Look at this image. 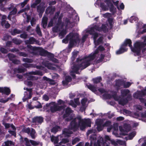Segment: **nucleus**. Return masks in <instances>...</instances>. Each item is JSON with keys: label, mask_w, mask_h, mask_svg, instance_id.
<instances>
[{"label": "nucleus", "mask_w": 146, "mask_h": 146, "mask_svg": "<svg viewBox=\"0 0 146 146\" xmlns=\"http://www.w3.org/2000/svg\"><path fill=\"white\" fill-rule=\"evenodd\" d=\"M106 29V26L104 24L102 25L101 28H99L98 25H95L91 27L90 29H86L83 31V35L81 40L79 38L78 35L77 33H70L67 36L65 39L62 40V42L64 43H67L69 41L68 47L70 48L74 46L79 45L84 42L87 37L89 35H92L94 43L95 46H96L102 42L103 38L101 37L96 41V38L98 36V34L96 31H105Z\"/></svg>", "instance_id": "f257e3e1"}, {"label": "nucleus", "mask_w": 146, "mask_h": 146, "mask_svg": "<svg viewBox=\"0 0 146 146\" xmlns=\"http://www.w3.org/2000/svg\"><path fill=\"white\" fill-rule=\"evenodd\" d=\"M72 111L69 108H67L64 115V118L67 117L66 120L68 121L72 120L69 129H65L63 131V135L65 136H69L75 131L78 127L80 129L83 130L86 126L90 127L91 121L89 119H82L80 116H78L76 118H74L72 115H70Z\"/></svg>", "instance_id": "f03ea898"}, {"label": "nucleus", "mask_w": 146, "mask_h": 146, "mask_svg": "<svg viewBox=\"0 0 146 146\" xmlns=\"http://www.w3.org/2000/svg\"><path fill=\"white\" fill-rule=\"evenodd\" d=\"M104 50V47L100 46L95 51L88 56H85L83 58H78L75 63L72 64L70 70V75L74 78L75 73L79 74L80 70L86 68L91 64L92 61L96 58L99 50L102 51Z\"/></svg>", "instance_id": "7ed1b4c3"}, {"label": "nucleus", "mask_w": 146, "mask_h": 146, "mask_svg": "<svg viewBox=\"0 0 146 146\" xmlns=\"http://www.w3.org/2000/svg\"><path fill=\"white\" fill-rule=\"evenodd\" d=\"M143 39L144 40V43L137 41L135 44L134 47L133 48H131V40L129 39H126L119 49L116 51V54H120L126 51L127 49L126 46L128 45L131 48V50L137 55L139 54L141 48H144L142 50V52L144 53L146 50V36L144 37Z\"/></svg>", "instance_id": "20e7f679"}, {"label": "nucleus", "mask_w": 146, "mask_h": 146, "mask_svg": "<svg viewBox=\"0 0 146 146\" xmlns=\"http://www.w3.org/2000/svg\"><path fill=\"white\" fill-rule=\"evenodd\" d=\"M105 1L108 5V7L110 8V11L114 14L116 12V9L113 5L112 2H113L114 5L117 6V8L119 9H124V5L123 3H121L119 5H118L119 2L118 1L116 0H105Z\"/></svg>", "instance_id": "39448f33"}, {"label": "nucleus", "mask_w": 146, "mask_h": 146, "mask_svg": "<svg viewBox=\"0 0 146 146\" xmlns=\"http://www.w3.org/2000/svg\"><path fill=\"white\" fill-rule=\"evenodd\" d=\"M1 11H7V9H9V11L12 10L10 13V14L8 17V19L12 21L13 23H15L16 22V20L14 17H13L12 19L11 18L12 17L11 15L15 14L17 12V9L16 7H14L13 4H11L10 7L6 9L3 8L2 6V7H1Z\"/></svg>", "instance_id": "423d86ee"}, {"label": "nucleus", "mask_w": 146, "mask_h": 146, "mask_svg": "<svg viewBox=\"0 0 146 146\" xmlns=\"http://www.w3.org/2000/svg\"><path fill=\"white\" fill-rule=\"evenodd\" d=\"M63 107H60L54 102H52L49 104H47L44 106V108L45 110L50 108L52 112H54L56 111L60 110L63 109Z\"/></svg>", "instance_id": "0eeeda50"}, {"label": "nucleus", "mask_w": 146, "mask_h": 146, "mask_svg": "<svg viewBox=\"0 0 146 146\" xmlns=\"http://www.w3.org/2000/svg\"><path fill=\"white\" fill-rule=\"evenodd\" d=\"M104 96L107 99H110L113 97L115 100L118 101L119 104L122 105H124L127 102V99H124V98L123 97H119L117 96L115 94L111 96L109 94L105 93L104 94Z\"/></svg>", "instance_id": "6e6552de"}, {"label": "nucleus", "mask_w": 146, "mask_h": 146, "mask_svg": "<svg viewBox=\"0 0 146 146\" xmlns=\"http://www.w3.org/2000/svg\"><path fill=\"white\" fill-rule=\"evenodd\" d=\"M72 17L66 19L65 21L66 28L72 27L74 25V23L79 20L78 17L76 15H72Z\"/></svg>", "instance_id": "1a4fd4ad"}, {"label": "nucleus", "mask_w": 146, "mask_h": 146, "mask_svg": "<svg viewBox=\"0 0 146 146\" xmlns=\"http://www.w3.org/2000/svg\"><path fill=\"white\" fill-rule=\"evenodd\" d=\"M146 94V87L145 89L141 91H137L133 95V97L136 98H139L141 102H144L146 106V100L140 98Z\"/></svg>", "instance_id": "9d476101"}, {"label": "nucleus", "mask_w": 146, "mask_h": 146, "mask_svg": "<svg viewBox=\"0 0 146 146\" xmlns=\"http://www.w3.org/2000/svg\"><path fill=\"white\" fill-rule=\"evenodd\" d=\"M103 120L101 119H97L96 121V124L97 125V128L98 131L102 130L104 126H107L110 125L111 122L109 121H107L106 123L103 125Z\"/></svg>", "instance_id": "9b49d317"}, {"label": "nucleus", "mask_w": 146, "mask_h": 146, "mask_svg": "<svg viewBox=\"0 0 146 146\" xmlns=\"http://www.w3.org/2000/svg\"><path fill=\"white\" fill-rule=\"evenodd\" d=\"M131 84L129 82L124 83L123 80H117L116 81V83L115 87L118 90L119 89V87L123 85L125 88H128L131 85Z\"/></svg>", "instance_id": "f8f14e48"}, {"label": "nucleus", "mask_w": 146, "mask_h": 146, "mask_svg": "<svg viewBox=\"0 0 146 146\" xmlns=\"http://www.w3.org/2000/svg\"><path fill=\"white\" fill-rule=\"evenodd\" d=\"M130 129V127L129 125L125 124L123 127L119 126V130L120 131V134L122 135H126Z\"/></svg>", "instance_id": "ddd939ff"}, {"label": "nucleus", "mask_w": 146, "mask_h": 146, "mask_svg": "<svg viewBox=\"0 0 146 146\" xmlns=\"http://www.w3.org/2000/svg\"><path fill=\"white\" fill-rule=\"evenodd\" d=\"M24 90H26L27 91L24 92V96L23 98V101L25 102L27 100L30 99L31 98L32 92L31 89H29L24 88Z\"/></svg>", "instance_id": "4468645a"}, {"label": "nucleus", "mask_w": 146, "mask_h": 146, "mask_svg": "<svg viewBox=\"0 0 146 146\" xmlns=\"http://www.w3.org/2000/svg\"><path fill=\"white\" fill-rule=\"evenodd\" d=\"M90 139L91 140V145H92V144H94V146H101V144L103 142V140L102 138H100V141L99 140H98L97 144H96L95 143L96 141V136L94 135H93V137L91 136L90 137Z\"/></svg>", "instance_id": "2eb2a0df"}, {"label": "nucleus", "mask_w": 146, "mask_h": 146, "mask_svg": "<svg viewBox=\"0 0 146 146\" xmlns=\"http://www.w3.org/2000/svg\"><path fill=\"white\" fill-rule=\"evenodd\" d=\"M137 30L139 33H143L146 32V25L142 22H139L137 25Z\"/></svg>", "instance_id": "dca6fc26"}, {"label": "nucleus", "mask_w": 146, "mask_h": 146, "mask_svg": "<svg viewBox=\"0 0 146 146\" xmlns=\"http://www.w3.org/2000/svg\"><path fill=\"white\" fill-rule=\"evenodd\" d=\"M29 7L27 6L25 9H22L18 12V13L20 14L23 12H25L23 14V16L25 18H26L27 19V22L28 23L29 22V20L30 19V17L28 15L26 12L27 11L29 10Z\"/></svg>", "instance_id": "f3484780"}, {"label": "nucleus", "mask_w": 146, "mask_h": 146, "mask_svg": "<svg viewBox=\"0 0 146 146\" xmlns=\"http://www.w3.org/2000/svg\"><path fill=\"white\" fill-rule=\"evenodd\" d=\"M58 21V23L53 29V31L54 32H57L60 31L63 26V24L60 22L61 21V18L60 17L59 18Z\"/></svg>", "instance_id": "a211bd4d"}, {"label": "nucleus", "mask_w": 146, "mask_h": 146, "mask_svg": "<svg viewBox=\"0 0 146 146\" xmlns=\"http://www.w3.org/2000/svg\"><path fill=\"white\" fill-rule=\"evenodd\" d=\"M4 125L6 128H7L10 127H11L12 128L13 131H12L11 130H9V133L15 137L16 136V133L15 132V130L16 129L15 126L12 124L10 125L9 124L7 123H4Z\"/></svg>", "instance_id": "6ab92c4d"}, {"label": "nucleus", "mask_w": 146, "mask_h": 146, "mask_svg": "<svg viewBox=\"0 0 146 146\" xmlns=\"http://www.w3.org/2000/svg\"><path fill=\"white\" fill-rule=\"evenodd\" d=\"M24 141L25 142L26 145L27 146H31L30 143L34 146L37 145L39 144V142L32 140H29L27 138H25Z\"/></svg>", "instance_id": "aec40b11"}, {"label": "nucleus", "mask_w": 146, "mask_h": 146, "mask_svg": "<svg viewBox=\"0 0 146 146\" xmlns=\"http://www.w3.org/2000/svg\"><path fill=\"white\" fill-rule=\"evenodd\" d=\"M81 103L82 106L80 108V110L82 112L85 110L87 106L88 102L86 98H83L81 101Z\"/></svg>", "instance_id": "412c9836"}, {"label": "nucleus", "mask_w": 146, "mask_h": 146, "mask_svg": "<svg viewBox=\"0 0 146 146\" xmlns=\"http://www.w3.org/2000/svg\"><path fill=\"white\" fill-rule=\"evenodd\" d=\"M29 74L30 75V77L29 79L32 80L37 79V78H34V76L33 75H37L40 76H42L43 75V73L40 71H35L31 72H29Z\"/></svg>", "instance_id": "4be33fe9"}, {"label": "nucleus", "mask_w": 146, "mask_h": 146, "mask_svg": "<svg viewBox=\"0 0 146 146\" xmlns=\"http://www.w3.org/2000/svg\"><path fill=\"white\" fill-rule=\"evenodd\" d=\"M44 4V3H41L40 4V5L38 6L37 7V11L39 13V17H41L42 15V13H43L45 8L46 7L45 6H42Z\"/></svg>", "instance_id": "5701e85b"}, {"label": "nucleus", "mask_w": 146, "mask_h": 146, "mask_svg": "<svg viewBox=\"0 0 146 146\" xmlns=\"http://www.w3.org/2000/svg\"><path fill=\"white\" fill-rule=\"evenodd\" d=\"M10 90L8 88H0V92L2 93V94L8 95L10 94Z\"/></svg>", "instance_id": "b1692460"}, {"label": "nucleus", "mask_w": 146, "mask_h": 146, "mask_svg": "<svg viewBox=\"0 0 146 146\" xmlns=\"http://www.w3.org/2000/svg\"><path fill=\"white\" fill-rule=\"evenodd\" d=\"M9 59L11 60L15 64H18L20 61L15 59V56L13 54H9L8 55Z\"/></svg>", "instance_id": "393cba45"}, {"label": "nucleus", "mask_w": 146, "mask_h": 146, "mask_svg": "<svg viewBox=\"0 0 146 146\" xmlns=\"http://www.w3.org/2000/svg\"><path fill=\"white\" fill-rule=\"evenodd\" d=\"M43 121V119L41 117H36L33 119V121L36 124L41 123Z\"/></svg>", "instance_id": "a878e982"}, {"label": "nucleus", "mask_w": 146, "mask_h": 146, "mask_svg": "<svg viewBox=\"0 0 146 146\" xmlns=\"http://www.w3.org/2000/svg\"><path fill=\"white\" fill-rule=\"evenodd\" d=\"M110 141L111 144L115 146L117 145L118 144L121 145H124L125 144L124 142L119 140H117L116 141L113 139H112L110 140Z\"/></svg>", "instance_id": "bb28decb"}, {"label": "nucleus", "mask_w": 146, "mask_h": 146, "mask_svg": "<svg viewBox=\"0 0 146 146\" xmlns=\"http://www.w3.org/2000/svg\"><path fill=\"white\" fill-rule=\"evenodd\" d=\"M79 103V98H77L74 99V102L72 100L70 101V102L69 103V104L72 106L73 107L75 108L76 107L77 105H78Z\"/></svg>", "instance_id": "cd10ccee"}, {"label": "nucleus", "mask_w": 146, "mask_h": 146, "mask_svg": "<svg viewBox=\"0 0 146 146\" xmlns=\"http://www.w3.org/2000/svg\"><path fill=\"white\" fill-rule=\"evenodd\" d=\"M72 80L71 78L69 76H66L65 77V80L62 81L64 85H67L68 83L70 82Z\"/></svg>", "instance_id": "c85d7f7f"}, {"label": "nucleus", "mask_w": 146, "mask_h": 146, "mask_svg": "<svg viewBox=\"0 0 146 146\" xmlns=\"http://www.w3.org/2000/svg\"><path fill=\"white\" fill-rule=\"evenodd\" d=\"M60 13V12H58L55 14V15L54 18L53 19H52L50 21L48 25V27H52V25L53 24V20H55V19H56V18L58 17V16Z\"/></svg>", "instance_id": "c756f323"}, {"label": "nucleus", "mask_w": 146, "mask_h": 146, "mask_svg": "<svg viewBox=\"0 0 146 146\" xmlns=\"http://www.w3.org/2000/svg\"><path fill=\"white\" fill-rule=\"evenodd\" d=\"M14 143L10 141H8L4 142L2 146H14Z\"/></svg>", "instance_id": "7c9ffc66"}, {"label": "nucleus", "mask_w": 146, "mask_h": 146, "mask_svg": "<svg viewBox=\"0 0 146 146\" xmlns=\"http://www.w3.org/2000/svg\"><path fill=\"white\" fill-rule=\"evenodd\" d=\"M48 18L46 17H44L42 19V25L44 28H45L47 25Z\"/></svg>", "instance_id": "2f4dec72"}, {"label": "nucleus", "mask_w": 146, "mask_h": 146, "mask_svg": "<svg viewBox=\"0 0 146 146\" xmlns=\"http://www.w3.org/2000/svg\"><path fill=\"white\" fill-rule=\"evenodd\" d=\"M26 44H33L36 42L35 39L33 37L30 38L29 40L25 41Z\"/></svg>", "instance_id": "473e14b6"}, {"label": "nucleus", "mask_w": 146, "mask_h": 146, "mask_svg": "<svg viewBox=\"0 0 146 146\" xmlns=\"http://www.w3.org/2000/svg\"><path fill=\"white\" fill-rule=\"evenodd\" d=\"M55 10V9L54 7H49L46 9V12L47 13H52Z\"/></svg>", "instance_id": "72a5a7b5"}, {"label": "nucleus", "mask_w": 146, "mask_h": 146, "mask_svg": "<svg viewBox=\"0 0 146 146\" xmlns=\"http://www.w3.org/2000/svg\"><path fill=\"white\" fill-rule=\"evenodd\" d=\"M87 86L88 88H89L93 92H95L97 91V88L92 84H88L87 85Z\"/></svg>", "instance_id": "f704fd0d"}, {"label": "nucleus", "mask_w": 146, "mask_h": 146, "mask_svg": "<svg viewBox=\"0 0 146 146\" xmlns=\"http://www.w3.org/2000/svg\"><path fill=\"white\" fill-rule=\"evenodd\" d=\"M121 93L122 96H123L127 95H129V91L127 89H124L121 90Z\"/></svg>", "instance_id": "c9c22d12"}, {"label": "nucleus", "mask_w": 146, "mask_h": 146, "mask_svg": "<svg viewBox=\"0 0 146 146\" xmlns=\"http://www.w3.org/2000/svg\"><path fill=\"white\" fill-rule=\"evenodd\" d=\"M1 24L3 27H5L6 28H9L10 26V24L5 20L2 21Z\"/></svg>", "instance_id": "e433bc0d"}, {"label": "nucleus", "mask_w": 146, "mask_h": 146, "mask_svg": "<svg viewBox=\"0 0 146 146\" xmlns=\"http://www.w3.org/2000/svg\"><path fill=\"white\" fill-rule=\"evenodd\" d=\"M51 140L54 143H56L58 142V137L52 136L51 137Z\"/></svg>", "instance_id": "4c0bfd02"}, {"label": "nucleus", "mask_w": 146, "mask_h": 146, "mask_svg": "<svg viewBox=\"0 0 146 146\" xmlns=\"http://www.w3.org/2000/svg\"><path fill=\"white\" fill-rule=\"evenodd\" d=\"M138 19V18L135 16H132L129 19V21L131 23H133L134 21H137Z\"/></svg>", "instance_id": "58836bf2"}, {"label": "nucleus", "mask_w": 146, "mask_h": 146, "mask_svg": "<svg viewBox=\"0 0 146 146\" xmlns=\"http://www.w3.org/2000/svg\"><path fill=\"white\" fill-rule=\"evenodd\" d=\"M25 69L22 67L19 68H15V72L21 73L25 71Z\"/></svg>", "instance_id": "ea45409f"}, {"label": "nucleus", "mask_w": 146, "mask_h": 146, "mask_svg": "<svg viewBox=\"0 0 146 146\" xmlns=\"http://www.w3.org/2000/svg\"><path fill=\"white\" fill-rule=\"evenodd\" d=\"M45 66L47 67L48 69L52 70H54L55 69V68L50 63L47 62L46 64L45 65Z\"/></svg>", "instance_id": "a19ab883"}, {"label": "nucleus", "mask_w": 146, "mask_h": 146, "mask_svg": "<svg viewBox=\"0 0 146 146\" xmlns=\"http://www.w3.org/2000/svg\"><path fill=\"white\" fill-rule=\"evenodd\" d=\"M100 7L102 8V10H101L100 11L101 12L102 11H106L108 9V7L104 6V4L103 3H101L100 4Z\"/></svg>", "instance_id": "79ce46f5"}, {"label": "nucleus", "mask_w": 146, "mask_h": 146, "mask_svg": "<svg viewBox=\"0 0 146 146\" xmlns=\"http://www.w3.org/2000/svg\"><path fill=\"white\" fill-rule=\"evenodd\" d=\"M92 80L94 84H97L100 82L102 80V78L100 77H98L93 79Z\"/></svg>", "instance_id": "37998d69"}, {"label": "nucleus", "mask_w": 146, "mask_h": 146, "mask_svg": "<svg viewBox=\"0 0 146 146\" xmlns=\"http://www.w3.org/2000/svg\"><path fill=\"white\" fill-rule=\"evenodd\" d=\"M21 31L17 29H14L11 32V34L13 35H15L17 34L20 33Z\"/></svg>", "instance_id": "c03bdc74"}, {"label": "nucleus", "mask_w": 146, "mask_h": 146, "mask_svg": "<svg viewBox=\"0 0 146 146\" xmlns=\"http://www.w3.org/2000/svg\"><path fill=\"white\" fill-rule=\"evenodd\" d=\"M30 133L31 136L32 138L35 139V131L34 129H31V131L30 132Z\"/></svg>", "instance_id": "a18cd8bd"}, {"label": "nucleus", "mask_w": 146, "mask_h": 146, "mask_svg": "<svg viewBox=\"0 0 146 146\" xmlns=\"http://www.w3.org/2000/svg\"><path fill=\"white\" fill-rule=\"evenodd\" d=\"M43 79L44 80H45L48 81L49 82L50 84H54V82L53 80L50 79L49 78H47L46 77H43Z\"/></svg>", "instance_id": "49530a36"}, {"label": "nucleus", "mask_w": 146, "mask_h": 146, "mask_svg": "<svg viewBox=\"0 0 146 146\" xmlns=\"http://www.w3.org/2000/svg\"><path fill=\"white\" fill-rule=\"evenodd\" d=\"M60 129V127L57 126H55L53 127L51 130V131L53 133H55L57 131L58 129Z\"/></svg>", "instance_id": "de8ad7c7"}, {"label": "nucleus", "mask_w": 146, "mask_h": 146, "mask_svg": "<svg viewBox=\"0 0 146 146\" xmlns=\"http://www.w3.org/2000/svg\"><path fill=\"white\" fill-rule=\"evenodd\" d=\"M15 96L13 94H11L10 97L8 98L6 100H1L0 102H1L5 103L7 102L9 100L13 98Z\"/></svg>", "instance_id": "09e8293b"}, {"label": "nucleus", "mask_w": 146, "mask_h": 146, "mask_svg": "<svg viewBox=\"0 0 146 146\" xmlns=\"http://www.w3.org/2000/svg\"><path fill=\"white\" fill-rule=\"evenodd\" d=\"M67 33V32L66 30H64L62 31L59 34V36L60 38H62L63 36L65 35Z\"/></svg>", "instance_id": "8fccbe9b"}, {"label": "nucleus", "mask_w": 146, "mask_h": 146, "mask_svg": "<svg viewBox=\"0 0 146 146\" xmlns=\"http://www.w3.org/2000/svg\"><path fill=\"white\" fill-rule=\"evenodd\" d=\"M96 130L94 129H90L88 130L87 133V135H88L90 134H94L96 132Z\"/></svg>", "instance_id": "3c124183"}, {"label": "nucleus", "mask_w": 146, "mask_h": 146, "mask_svg": "<svg viewBox=\"0 0 146 146\" xmlns=\"http://www.w3.org/2000/svg\"><path fill=\"white\" fill-rule=\"evenodd\" d=\"M136 132H133L131 133L129 135V139H132L133 137L135 135Z\"/></svg>", "instance_id": "603ef678"}, {"label": "nucleus", "mask_w": 146, "mask_h": 146, "mask_svg": "<svg viewBox=\"0 0 146 146\" xmlns=\"http://www.w3.org/2000/svg\"><path fill=\"white\" fill-rule=\"evenodd\" d=\"M27 47L31 50H33L35 51L38 49V48L35 47H33L30 45H29L27 46Z\"/></svg>", "instance_id": "864d4df0"}, {"label": "nucleus", "mask_w": 146, "mask_h": 146, "mask_svg": "<svg viewBox=\"0 0 146 146\" xmlns=\"http://www.w3.org/2000/svg\"><path fill=\"white\" fill-rule=\"evenodd\" d=\"M103 17L104 18H108V19L111 16V14L109 13H106L102 15Z\"/></svg>", "instance_id": "5fc2aeb1"}, {"label": "nucleus", "mask_w": 146, "mask_h": 146, "mask_svg": "<svg viewBox=\"0 0 146 146\" xmlns=\"http://www.w3.org/2000/svg\"><path fill=\"white\" fill-rule=\"evenodd\" d=\"M14 43L16 44H20L21 43V41L16 38H14L13 39Z\"/></svg>", "instance_id": "6e6d98bb"}, {"label": "nucleus", "mask_w": 146, "mask_h": 146, "mask_svg": "<svg viewBox=\"0 0 146 146\" xmlns=\"http://www.w3.org/2000/svg\"><path fill=\"white\" fill-rule=\"evenodd\" d=\"M36 31L37 33L40 35L41 34V31H40V27L38 25H37L36 27Z\"/></svg>", "instance_id": "4d7b16f0"}, {"label": "nucleus", "mask_w": 146, "mask_h": 146, "mask_svg": "<svg viewBox=\"0 0 146 146\" xmlns=\"http://www.w3.org/2000/svg\"><path fill=\"white\" fill-rule=\"evenodd\" d=\"M123 113L126 115H129L131 113V112L125 109L123 110Z\"/></svg>", "instance_id": "13d9d810"}, {"label": "nucleus", "mask_w": 146, "mask_h": 146, "mask_svg": "<svg viewBox=\"0 0 146 146\" xmlns=\"http://www.w3.org/2000/svg\"><path fill=\"white\" fill-rule=\"evenodd\" d=\"M23 60L24 62L27 63H31L33 62V60L32 59L27 58H23Z\"/></svg>", "instance_id": "bf43d9fd"}, {"label": "nucleus", "mask_w": 146, "mask_h": 146, "mask_svg": "<svg viewBox=\"0 0 146 146\" xmlns=\"http://www.w3.org/2000/svg\"><path fill=\"white\" fill-rule=\"evenodd\" d=\"M80 140V139L79 138L76 137L72 141V144L73 145H74L77 142L79 141Z\"/></svg>", "instance_id": "052dcab7"}, {"label": "nucleus", "mask_w": 146, "mask_h": 146, "mask_svg": "<svg viewBox=\"0 0 146 146\" xmlns=\"http://www.w3.org/2000/svg\"><path fill=\"white\" fill-rule=\"evenodd\" d=\"M29 1V0H25L23 2L21 3V4L22 7H23Z\"/></svg>", "instance_id": "680f3d73"}, {"label": "nucleus", "mask_w": 146, "mask_h": 146, "mask_svg": "<svg viewBox=\"0 0 146 146\" xmlns=\"http://www.w3.org/2000/svg\"><path fill=\"white\" fill-rule=\"evenodd\" d=\"M108 21L110 26H111L113 23V19L112 18H109Z\"/></svg>", "instance_id": "e2e57ef3"}, {"label": "nucleus", "mask_w": 146, "mask_h": 146, "mask_svg": "<svg viewBox=\"0 0 146 146\" xmlns=\"http://www.w3.org/2000/svg\"><path fill=\"white\" fill-rule=\"evenodd\" d=\"M24 131L28 134L30 133L31 132V130L29 128H27L24 129Z\"/></svg>", "instance_id": "0e129e2a"}, {"label": "nucleus", "mask_w": 146, "mask_h": 146, "mask_svg": "<svg viewBox=\"0 0 146 146\" xmlns=\"http://www.w3.org/2000/svg\"><path fill=\"white\" fill-rule=\"evenodd\" d=\"M36 20L34 18H32L31 21V23L32 26H33L36 23Z\"/></svg>", "instance_id": "69168bd1"}, {"label": "nucleus", "mask_w": 146, "mask_h": 146, "mask_svg": "<svg viewBox=\"0 0 146 146\" xmlns=\"http://www.w3.org/2000/svg\"><path fill=\"white\" fill-rule=\"evenodd\" d=\"M1 51L3 53H7L8 50L4 48H1Z\"/></svg>", "instance_id": "338daca9"}, {"label": "nucleus", "mask_w": 146, "mask_h": 146, "mask_svg": "<svg viewBox=\"0 0 146 146\" xmlns=\"http://www.w3.org/2000/svg\"><path fill=\"white\" fill-rule=\"evenodd\" d=\"M43 99L45 101H47L48 100L49 98L47 95H44L43 96Z\"/></svg>", "instance_id": "774afa93"}]
</instances>
